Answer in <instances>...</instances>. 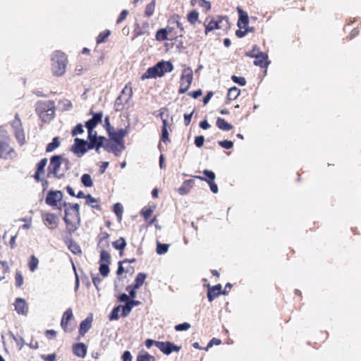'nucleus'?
I'll use <instances>...</instances> for the list:
<instances>
[{"label":"nucleus","instance_id":"nucleus-1","mask_svg":"<svg viewBox=\"0 0 361 361\" xmlns=\"http://www.w3.org/2000/svg\"><path fill=\"white\" fill-rule=\"evenodd\" d=\"M71 167V161L61 155H54L50 159L48 166L49 173H51L55 178L61 179Z\"/></svg>","mask_w":361,"mask_h":361},{"label":"nucleus","instance_id":"nucleus-2","mask_svg":"<svg viewBox=\"0 0 361 361\" xmlns=\"http://www.w3.org/2000/svg\"><path fill=\"white\" fill-rule=\"evenodd\" d=\"M63 204L64 206H67L65 209L63 220L66 224L68 232L73 233L80 226V206L78 203L68 204L65 202Z\"/></svg>","mask_w":361,"mask_h":361},{"label":"nucleus","instance_id":"nucleus-3","mask_svg":"<svg viewBox=\"0 0 361 361\" xmlns=\"http://www.w3.org/2000/svg\"><path fill=\"white\" fill-rule=\"evenodd\" d=\"M173 66L170 61H161L158 62L153 67L149 68L142 75V80L148 78H156L161 77L165 73H170L173 71Z\"/></svg>","mask_w":361,"mask_h":361},{"label":"nucleus","instance_id":"nucleus-4","mask_svg":"<svg viewBox=\"0 0 361 361\" xmlns=\"http://www.w3.org/2000/svg\"><path fill=\"white\" fill-rule=\"evenodd\" d=\"M67 58L64 53L56 51L51 57V71L54 75L61 76L64 74L67 65Z\"/></svg>","mask_w":361,"mask_h":361},{"label":"nucleus","instance_id":"nucleus-5","mask_svg":"<svg viewBox=\"0 0 361 361\" xmlns=\"http://www.w3.org/2000/svg\"><path fill=\"white\" fill-rule=\"evenodd\" d=\"M11 139L8 132L0 128V158L11 159L14 157L13 148L10 145Z\"/></svg>","mask_w":361,"mask_h":361},{"label":"nucleus","instance_id":"nucleus-6","mask_svg":"<svg viewBox=\"0 0 361 361\" xmlns=\"http://www.w3.org/2000/svg\"><path fill=\"white\" fill-rule=\"evenodd\" d=\"M36 111L44 122L51 121L54 115V107L51 102H42L38 104Z\"/></svg>","mask_w":361,"mask_h":361},{"label":"nucleus","instance_id":"nucleus-7","mask_svg":"<svg viewBox=\"0 0 361 361\" xmlns=\"http://www.w3.org/2000/svg\"><path fill=\"white\" fill-rule=\"evenodd\" d=\"M193 79V73L190 67L183 69L180 81L179 93L183 94L190 88Z\"/></svg>","mask_w":361,"mask_h":361},{"label":"nucleus","instance_id":"nucleus-8","mask_svg":"<svg viewBox=\"0 0 361 361\" xmlns=\"http://www.w3.org/2000/svg\"><path fill=\"white\" fill-rule=\"evenodd\" d=\"M11 126L15 130L16 138L20 145H23L25 141V133L22 126V122L20 119L19 115L16 114Z\"/></svg>","mask_w":361,"mask_h":361},{"label":"nucleus","instance_id":"nucleus-9","mask_svg":"<svg viewBox=\"0 0 361 361\" xmlns=\"http://www.w3.org/2000/svg\"><path fill=\"white\" fill-rule=\"evenodd\" d=\"M107 132L109 133V136L112 140H114L116 144L121 145V146H122V149L125 148L123 144V139L129 133L128 126L124 129L121 128L118 131H114V128L111 129L110 128H108Z\"/></svg>","mask_w":361,"mask_h":361},{"label":"nucleus","instance_id":"nucleus-10","mask_svg":"<svg viewBox=\"0 0 361 361\" xmlns=\"http://www.w3.org/2000/svg\"><path fill=\"white\" fill-rule=\"evenodd\" d=\"M228 20L227 17H219L218 20H211L206 25L205 34L216 29H221L228 27Z\"/></svg>","mask_w":361,"mask_h":361},{"label":"nucleus","instance_id":"nucleus-11","mask_svg":"<svg viewBox=\"0 0 361 361\" xmlns=\"http://www.w3.org/2000/svg\"><path fill=\"white\" fill-rule=\"evenodd\" d=\"M87 141L80 138H75V143L71 146V150L80 157L87 152Z\"/></svg>","mask_w":361,"mask_h":361},{"label":"nucleus","instance_id":"nucleus-12","mask_svg":"<svg viewBox=\"0 0 361 361\" xmlns=\"http://www.w3.org/2000/svg\"><path fill=\"white\" fill-rule=\"evenodd\" d=\"M155 345L164 354L169 355L173 351L178 352L180 349V346H178L171 342H155Z\"/></svg>","mask_w":361,"mask_h":361},{"label":"nucleus","instance_id":"nucleus-13","mask_svg":"<svg viewBox=\"0 0 361 361\" xmlns=\"http://www.w3.org/2000/svg\"><path fill=\"white\" fill-rule=\"evenodd\" d=\"M63 198V193L60 190L50 191L48 192L45 199V202L50 206H56L57 202H59Z\"/></svg>","mask_w":361,"mask_h":361},{"label":"nucleus","instance_id":"nucleus-14","mask_svg":"<svg viewBox=\"0 0 361 361\" xmlns=\"http://www.w3.org/2000/svg\"><path fill=\"white\" fill-rule=\"evenodd\" d=\"M226 295L227 292L226 290L221 291V284H218L214 286L212 288H209L207 290V298L209 302H212L216 297L219 295Z\"/></svg>","mask_w":361,"mask_h":361},{"label":"nucleus","instance_id":"nucleus-15","mask_svg":"<svg viewBox=\"0 0 361 361\" xmlns=\"http://www.w3.org/2000/svg\"><path fill=\"white\" fill-rule=\"evenodd\" d=\"M133 95L132 88L126 85L125 87L121 92V94L117 97L118 101L122 102L124 104H126L130 101L131 97Z\"/></svg>","mask_w":361,"mask_h":361},{"label":"nucleus","instance_id":"nucleus-16","mask_svg":"<svg viewBox=\"0 0 361 361\" xmlns=\"http://www.w3.org/2000/svg\"><path fill=\"white\" fill-rule=\"evenodd\" d=\"M238 13L239 14V19L238 21V26L240 28H245L249 23V17L247 12L244 11L240 7L237 8Z\"/></svg>","mask_w":361,"mask_h":361},{"label":"nucleus","instance_id":"nucleus-17","mask_svg":"<svg viewBox=\"0 0 361 361\" xmlns=\"http://www.w3.org/2000/svg\"><path fill=\"white\" fill-rule=\"evenodd\" d=\"M15 310L18 314H26L28 311L27 305L24 299L17 298L15 302Z\"/></svg>","mask_w":361,"mask_h":361},{"label":"nucleus","instance_id":"nucleus-18","mask_svg":"<svg viewBox=\"0 0 361 361\" xmlns=\"http://www.w3.org/2000/svg\"><path fill=\"white\" fill-rule=\"evenodd\" d=\"M73 352L75 355L79 357H85L87 354V347L82 343H78L73 345Z\"/></svg>","mask_w":361,"mask_h":361},{"label":"nucleus","instance_id":"nucleus-19","mask_svg":"<svg viewBox=\"0 0 361 361\" xmlns=\"http://www.w3.org/2000/svg\"><path fill=\"white\" fill-rule=\"evenodd\" d=\"M268 55L262 51H258L257 56L255 57L254 64L257 66L264 67L269 63L267 60Z\"/></svg>","mask_w":361,"mask_h":361},{"label":"nucleus","instance_id":"nucleus-20","mask_svg":"<svg viewBox=\"0 0 361 361\" xmlns=\"http://www.w3.org/2000/svg\"><path fill=\"white\" fill-rule=\"evenodd\" d=\"M102 113L99 112L97 114H94L92 116V118L90 120H88L86 123V128H94L95 126L102 121Z\"/></svg>","mask_w":361,"mask_h":361},{"label":"nucleus","instance_id":"nucleus-21","mask_svg":"<svg viewBox=\"0 0 361 361\" xmlns=\"http://www.w3.org/2000/svg\"><path fill=\"white\" fill-rule=\"evenodd\" d=\"M73 317V311L68 308L64 313L61 321V326L64 331H67L68 323Z\"/></svg>","mask_w":361,"mask_h":361},{"label":"nucleus","instance_id":"nucleus-22","mask_svg":"<svg viewBox=\"0 0 361 361\" xmlns=\"http://www.w3.org/2000/svg\"><path fill=\"white\" fill-rule=\"evenodd\" d=\"M92 321V319L91 317H87L85 320L82 321L80 324V334L83 336L91 328Z\"/></svg>","mask_w":361,"mask_h":361},{"label":"nucleus","instance_id":"nucleus-23","mask_svg":"<svg viewBox=\"0 0 361 361\" xmlns=\"http://www.w3.org/2000/svg\"><path fill=\"white\" fill-rule=\"evenodd\" d=\"M217 127L224 131L231 130L233 128V126L226 122L224 118H218L216 120Z\"/></svg>","mask_w":361,"mask_h":361},{"label":"nucleus","instance_id":"nucleus-24","mask_svg":"<svg viewBox=\"0 0 361 361\" xmlns=\"http://www.w3.org/2000/svg\"><path fill=\"white\" fill-rule=\"evenodd\" d=\"M113 246L116 250H120V255H122L123 250L126 246V242L123 237H120L118 240L113 243Z\"/></svg>","mask_w":361,"mask_h":361},{"label":"nucleus","instance_id":"nucleus-25","mask_svg":"<svg viewBox=\"0 0 361 361\" xmlns=\"http://www.w3.org/2000/svg\"><path fill=\"white\" fill-rule=\"evenodd\" d=\"M45 221L51 226V228H56L57 226V217L54 214H47L45 216Z\"/></svg>","mask_w":361,"mask_h":361},{"label":"nucleus","instance_id":"nucleus-26","mask_svg":"<svg viewBox=\"0 0 361 361\" xmlns=\"http://www.w3.org/2000/svg\"><path fill=\"white\" fill-rule=\"evenodd\" d=\"M240 93V90L238 87H233L228 90L227 99L228 100H234L239 96Z\"/></svg>","mask_w":361,"mask_h":361},{"label":"nucleus","instance_id":"nucleus-27","mask_svg":"<svg viewBox=\"0 0 361 361\" xmlns=\"http://www.w3.org/2000/svg\"><path fill=\"white\" fill-rule=\"evenodd\" d=\"M147 276L144 273H139L135 280L134 288H139L144 283Z\"/></svg>","mask_w":361,"mask_h":361},{"label":"nucleus","instance_id":"nucleus-28","mask_svg":"<svg viewBox=\"0 0 361 361\" xmlns=\"http://www.w3.org/2000/svg\"><path fill=\"white\" fill-rule=\"evenodd\" d=\"M111 261V256L109 253L105 250L100 252L99 264H109Z\"/></svg>","mask_w":361,"mask_h":361},{"label":"nucleus","instance_id":"nucleus-29","mask_svg":"<svg viewBox=\"0 0 361 361\" xmlns=\"http://www.w3.org/2000/svg\"><path fill=\"white\" fill-rule=\"evenodd\" d=\"M98 200L93 197L91 195H87L86 196V203L90 204L92 208H95L97 209H101L100 205L97 204Z\"/></svg>","mask_w":361,"mask_h":361},{"label":"nucleus","instance_id":"nucleus-30","mask_svg":"<svg viewBox=\"0 0 361 361\" xmlns=\"http://www.w3.org/2000/svg\"><path fill=\"white\" fill-rule=\"evenodd\" d=\"M60 145V142L58 137H54L52 142L49 143L47 146L46 151L47 152H53L56 148Z\"/></svg>","mask_w":361,"mask_h":361},{"label":"nucleus","instance_id":"nucleus-31","mask_svg":"<svg viewBox=\"0 0 361 361\" xmlns=\"http://www.w3.org/2000/svg\"><path fill=\"white\" fill-rule=\"evenodd\" d=\"M133 308V302H128L126 303V305L122 306L121 308L122 310V314H121L122 316L123 317H127L130 314V312H131Z\"/></svg>","mask_w":361,"mask_h":361},{"label":"nucleus","instance_id":"nucleus-32","mask_svg":"<svg viewBox=\"0 0 361 361\" xmlns=\"http://www.w3.org/2000/svg\"><path fill=\"white\" fill-rule=\"evenodd\" d=\"M198 18H199V13L197 11L195 10H192L191 11L188 15V20L192 24V25H195L197 20H198Z\"/></svg>","mask_w":361,"mask_h":361},{"label":"nucleus","instance_id":"nucleus-33","mask_svg":"<svg viewBox=\"0 0 361 361\" xmlns=\"http://www.w3.org/2000/svg\"><path fill=\"white\" fill-rule=\"evenodd\" d=\"M105 149L108 152H114L116 156H119L123 149L122 148L119 149L118 146L115 144L107 145L105 146Z\"/></svg>","mask_w":361,"mask_h":361},{"label":"nucleus","instance_id":"nucleus-34","mask_svg":"<svg viewBox=\"0 0 361 361\" xmlns=\"http://www.w3.org/2000/svg\"><path fill=\"white\" fill-rule=\"evenodd\" d=\"M81 182L85 187H91L93 185L92 179L90 175L85 173L81 177Z\"/></svg>","mask_w":361,"mask_h":361},{"label":"nucleus","instance_id":"nucleus-35","mask_svg":"<svg viewBox=\"0 0 361 361\" xmlns=\"http://www.w3.org/2000/svg\"><path fill=\"white\" fill-rule=\"evenodd\" d=\"M167 30L166 29L161 28L157 30L156 33V39L158 41H164L167 39Z\"/></svg>","mask_w":361,"mask_h":361},{"label":"nucleus","instance_id":"nucleus-36","mask_svg":"<svg viewBox=\"0 0 361 361\" xmlns=\"http://www.w3.org/2000/svg\"><path fill=\"white\" fill-rule=\"evenodd\" d=\"M39 264V259L34 255L30 257L28 265L31 271H35L37 268Z\"/></svg>","mask_w":361,"mask_h":361},{"label":"nucleus","instance_id":"nucleus-37","mask_svg":"<svg viewBox=\"0 0 361 361\" xmlns=\"http://www.w3.org/2000/svg\"><path fill=\"white\" fill-rule=\"evenodd\" d=\"M169 247V244H163L159 242H157V252L159 255H164L167 252Z\"/></svg>","mask_w":361,"mask_h":361},{"label":"nucleus","instance_id":"nucleus-38","mask_svg":"<svg viewBox=\"0 0 361 361\" xmlns=\"http://www.w3.org/2000/svg\"><path fill=\"white\" fill-rule=\"evenodd\" d=\"M137 361H155V358L149 353H145L137 356Z\"/></svg>","mask_w":361,"mask_h":361},{"label":"nucleus","instance_id":"nucleus-39","mask_svg":"<svg viewBox=\"0 0 361 361\" xmlns=\"http://www.w3.org/2000/svg\"><path fill=\"white\" fill-rule=\"evenodd\" d=\"M191 182L190 180L185 181L178 188V192L182 195L187 194L189 192V185Z\"/></svg>","mask_w":361,"mask_h":361},{"label":"nucleus","instance_id":"nucleus-40","mask_svg":"<svg viewBox=\"0 0 361 361\" xmlns=\"http://www.w3.org/2000/svg\"><path fill=\"white\" fill-rule=\"evenodd\" d=\"M121 307H122V305H118L113 309L112 312H111V314L109 315V319L111 321L118 319V318H119L118 313L121 310Z\"/></svg>","mask_w":361,"mask_h":361},{"label":"nucleus","instance_id":"nucleus-41","mask_svg":"<svg viewBox=\"0 0 361 361\" xmlns=\"http://www.w3.org/2000/svg\"><path fill=\"white\" fill-rule=\"evenodd\" d=\"M123 211V206L121 204L116 203L114 205V212L119 220L121 219Z\"/></svg>","mask_w":361,"mask_h":361},{"label":"nucleus","instance_id":"nucleus-42","mask_svg":"<svg viewBox=\"0 0 361 361\" xmlns=\"http://www.w3.org/2000/svg\"><path fill=\"white\" fill-rule=\"evenodd\" d=\"M109 35H110L109 30H105L104 32H101L97 38V44L103 43L105 41V39L109 36Z\"/></svg>","mask_w":361,"mask_h":361},{"label":"nucleus","instance_id":"nucleus-43","mask_svg":"<svg viewBox=\"0 0 361 361\" xmlns=\"http://www.w3.org/2000/svg\"><path fill=\"white\" fill-rule=\"evenodd\" d=\"M154 7L155 0H152V1L149 3L145 8V15L147 16H151L154 13Z\"/></svg>","mask_w":361,"mask_h":361},{"label":"nucleus","instance_id":"nucleus-44","mask_svg":"<svg viewBox=\"0 0 361 361\" xmlns=\"http://www.w3.org/2000/svg\"><path fill=\"white\" fill-rule=\"evenodd\" d=\"M152 213L153 209L151 207H145L141 211V214L145 218V219H147Z\"/></svg>","mask_w":361,"mask_h":361},{"label":"nucleus","instance_id":"nucleus-45","mask_svg":"<svg viewBox=\"0 0 361 361\" xmlns=\"http://www.w3.org/2000/svg\"><path fill=\"white\" fill-rule=\"evenodd\" d=\"M203 174L207 176V181H214L215 178H216V175L215 173L212 171H209V170H207V169H204L203 171H202Z\"/></svg>","mask_w":361,"mask_h":361},{"label":"nucleus","instance_id":"nucleus-46","mask_svg":"<svg viewBox=\"0 0 361 361\" xmlns=\"http://www.w3.org/2000/svg\"><path fill=\"white\" fill-rule=\"evenodd\" d=\"M218 144L223 148L229 149L233 147V142L230 140H222L219 141Z\"/></svg>","mask_w":361,"mask_h":361},{"label":"nucleus","instance_id":"nucleus-47","mask_svg":"<svg viewBox=\"0 0 361 361\" xmlns=\"http://www.w3.org/2000/svg\"><path fill=\"white\" fill-rule=\"evenodd\" d=\"M68 248L74 254H78L81 252L79 245L74 242H71L69 244Z\"/></svg>","mask_w":361,"mask_h":361},{"label":"nucleus","instance_id":"nucleus-48","mask_svg":"<svg viewBox=\"0 0 361 361\" xmlns=\"http://www.w3.org/2000/svg\"><path fill=\"white\" fill-rule=\"evenodd\" d=\"M99 272L103 276H107L109 273V264H100Z\"/></svg>","mask_w":361,"mask_h":361},{"label":"nucleus","instance_id":"nucleus-49","mask_svg":"<svg viewBox=\"0 0 361 361\" xmlns=\"http://www.w3.org/2000/svg\"><path fill=\"white\" fill-rule=\"evenodd\" d=\"M231 80L234 82H235V83H237V84H238V85H240L241 86H244V85H246V80L243 77H238L236 75H233L231 77Z\"/></svg>","mask_w":361,"mask_h":361},{"label":"nucleus","instance_id":"nucleus-50","mask_svg":"<svg viewBox=\"0 0 361 361\" xmlns=\"http://www.w3.org/2000/svg\"><path fill=\"white\" fill-rule=\"evenodd\" d=\"M190 328V324L187 322H184L175 326V330L177 331H186Z\"/></svg>","mask_w":361,"mask_h":361},{"label":"nucleus","instance_id":"nucleus-51","mask_svg":"<svg viewBox=\"0 0 361 361\" xmlns=\"http://www.w3.org/2000/svg\"><path fill=\"white\" fill-rule=\"evenodd\" d=\"M258 51H260L257 45L254 46L252 49L250 51H247L245 53V55L248 57L255 58L257 56Z\"/></svg>","mask_w":361,"mask_h":361},{"label":"nucleus","instance_id":"nucleus-52","mask_svg":"<svg viewBox=\"0 0 361 361\" xmlns=\"http://www.w3.org/2000/svg\"><path fill=\"white\" fill-rule=\"evenodd\" d=\"M47 164V159L46 158L42 159L38 164H37V171L38 172H44V167L46 166Z\"/></svg>","mask_w":361,"mask_h":361},{"label":"nucleus","instance_id":"nucleus-53","mask_svg":"<svg viewBox=\"0 0 361 361\" xmlns=\"http://www.w3.org/2000/svg\"><path fill=\"white\" fill-rule=\"evenodd\" d=\"M88 130V139L90 141L92 140L93 141H96V140L99 137L97 135V132L94 130V128H87Z\"/></svg>","mask_w":361,"mask_h":361},{"label":"nucleus","instance_id":"nucleus-54","mask_svg":"<svg viewBox=\"0 0 361 361\" xmlns=\"http://www.w3.org/2000/svg\"><path fill=\"white\" fill-rule=\"evenodd\" d=\"M221 343L220 339L213 338L208 343L207 347L204 348L205 350H208L209 348L212 347L214 345H220Z\"/></svg>","mask_w":361,"mask_h":361},{"label":"nucleus","instance_id":"nucleus-55","mask_svg":"<svg viewBox=\"0 0 361 361\" xmlns=\"http://www.w3.org/2000/svg\"><path fill=\"white\" fill-rule=\"evenodd\" d=\"M83 127L82 125L79 123L72 130V135L73 136L77 135L78 134H81L83 133Z\"/></svg>","mask_w":361,"mask_h":361},{"label":"nucleus","instance_id":"nucleus-56","mask_svg":"<svg viewBox=\"0 0 361 361\" xmlns=\"http://www.w3.org/2000/svg\"><path fill=\"white\" fill-rule=\"evenodd\" d=\"M204 142V137L202 135L197 136L195 138V145L197 147H201L203 146Z\"/></svg>","mask_w":361,"mask_h":361},{"label":"nucleus","instance_id":"nucleus-57","mask_svg":"<svg viewBox=\"0 0 361 361\" xmlns=\"http://www.w3.org/2000/svg\"><path fill=\"white\" fill-rule=\"evenodd\" d=\"M161 140L164 142H166L169 141V132H168L166 128H165V126H162Z\"/></svg>","mask_w":361,"mask_h":361},{"label":"nucleus","instance_id":"nucleus-58","mask_svg":"<svg viewBox=\"0 0 361 361\" xmlns=\"http://www.w3.org/2000/svg\"><path fill=\"white\" fill-rule=\"evenodd\" d=\"M16 286L18 287L21 286L23 283V277L20 272H17L16 274Z\"/></svg>","mask_w":361,"mask_h":361},{"label":"nucleus","instance_id":"nucleus-59","mask_svg":"<svg viewBox=\"0 0 361 361\" xmlns=\"http://www.w3.org/2000/svg\"><path fill=\"white\" fill-rule=\"evenodd\" d=\"M198 4L200 7L205 8L207 11H209L211 9L210 3L206 0H199Z\"/></svg>","mask_w":361,"mask_h":361},{"label":"nucleus","instance_id":"nucleus-60","mask_svg":"<svg viewBox=\"0 0 361 361\" xmlns=\"http://www.w3.org/2000/svg\"><path fill=\"white\" fill-rule=\"evenodd\" d=\"M128 10H123L121 11V13H120L118 18L116 20V23L119 24L123 20H124L126 19V16H128Z\"/></svg>","mask_w":361,"mask_h":361},{"label":"nucleus","instance_id":"nucleus-61","mask_svg":"<svg viewBox=\"0 0 361 361\" xmlns=\"http://www.w3.org/2000/svg\"><path fill=\"white\" fill-rule=\"evenodd\" d=\"M105 138L102 136H99L95 141V148L97 152H99V149L103 146V141Z\"/></svg>","mask_w":361,"mask_h":361},{"label":"nucleus","instance_id":"nucleus-62","mask_svg":"<svg viewBox=\"0 0 361 361\" xmlns=\"http://www.w3.org/2000/svg\"><path fill=\"white\" fill-rule=\"evenodd\" d=\"M208 185H209L210 190L214 193L218 192V186L214 183V181H207Z\"/></svg>","mask_w":361,"mask_h":361},{"label":"nucleus","instance_id":"nucleus-63","mask_svg":"<svg viewBox=\"0 0 361 361\" xmlns=\"http://www.w3.org/2000/svg\"><path fill=\"white\" fill-rule=\"evenodd\" d=\"M123 361H132V355L130 353V351H125L122 356Z\"/></svg>","mask_w":361,"mask_h":361},{"label":"nucleus","instance_id":"nucleus-64","mask_svg":"<svg viewBox=\"0 0 361 361\" xmlns=\"http://www.w3.org/2000/svg\"><path fill=\"white\" fill-rule=\"evenodd\" d=\"M42 358L46 361H55L56 355L55 354H49L47 355H43Z\"/></svg>","mask_w":361,"mask_h":361}]
</instances>
